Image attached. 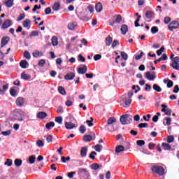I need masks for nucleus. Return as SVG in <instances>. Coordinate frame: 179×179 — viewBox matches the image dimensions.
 <instances>
[{
    "label": "nucleus",
    "instance_id": "obj_50",
    "mask_svg": "<svg viewBox=\"0 0 179 179\" xmlns=\"http://www.w3.org/2000/svg\"><path fill=\"white\" fill-rule=\"evenodd\" d=\"M164 52V47L162 46L159 50H157V55L160 57L162 54Z\"/></svg>",
    "mask_w": 179,
    "mask_h": 179
},
{
    "label": "nucleus",
    "instance_id": "obj_32",
    "mask_svg": "<svg viewBox=\"0 0 179 179\" xmlns=\"http://www.w3.org/2000/svg\"><path fill=\"white\" fill-rule=\"evenodd\" d=\"M93 139V137H92L91 135H85L83 136V141L84 142H90Z\"/></svg>",
    "mask_w": 179,
    "mask_h": 179
},
{
    "label": "nucleus",
    "instance_id": "obj_23",
    "mask_svg": "<svg viewBox=\"0 0 179 179\" xmlns=\"http://www.w3.org/2000/svg\"><path fill=\"white\" fill-rule=\"evenodd\" d=\"M125 150V148L123 145H117L115 148L116 153H121V152H124Z\"/></svg>",
    "mask_w": 179,
    "mask_h": 179
},
{
    "label": "nucleus",
    "instance_id": "obj_52",
    "mask_svg": "<svg viewBox=\"0 0 179 179\" xmlns=\"http://www.w3.org/2000/svg\"><path fill=\"white\" fill-rule=\"evenodd\" d=\"M79 131L80 134H85L86 132V127L83 125L80 126Z\"/></svg>",
    "mask_w": 179,
    "mask_h": 179
},
{
    "label": "nucleus",
    "instance_id": "obj_45",
    "mask_svg": "<svg viewBox=\"0 0 179 179\" xmlns=\"http://www.w3.org/2000/svg\"><path fill=\"white\" fill-rule=\"evenodd\" d=\"M94 149L96 152H101V149H103V145L100 144L96 145Z\"/></svg>",
    "mask_w": 179,
    "mask_h": 179
},
{
    "label": "nucleus",
    "instance_id": "obj_22",
    "mask_svg": "<svg viewBox=\"0 0 179 179\" xmlns=\"http://www.w3.org/2000/svg\"><path fill=\"white\" fill-rule=\"evenodd\" d=\"M95 9L96 12H101V10H103V5L101 2H99L96 4Z\"/></svg>",
    "mask_w": 179,
    "mask_h": 179
},
{
    "label": "nucleus",
    "instance_id": "obj_37",
    "mask_svg": "<svg viewBox=\"0 0 179 179\" xmlns=\"http://www.w3.org/2000/svg\"><path fill=\"white\" fill-rule=\"evenodd\" d=\"M59 93H60V94H62V96H65V94H66V91H65V88H64V87L60 86L59 87Z\"/></svg>",
    "mask_w": 179,
    "mask_h": 179
},
{
    "label": "nucleus",
    "instance_id": "obj_47",
    "mask_svg": "<svg viewBox=\"0 0 179 179\" xmlns=\"http://www.w3.org/2000/svg\"><path fill=\"white\" fill-rule=\"evenodd\" d=\"M120 54L122 59H124V61H127V59H128V55L125 52H121Z\"/></svg>",
    "mask_w": 179,
    "mask_h": 179
},
{
    "label": "nucleus",
    "instance_id": "obj_4",
    "mask_svg": "<svg viewBox=\"0 0 179 179\" xmlns=\"http://www.w3.org/2000/svg\"><path fill=\"white\" fill-rule=\"evenodd\" d=\"M178 27H179L178 22L174 20V21H172L170 22V24L168 26V29L171 31H174V30H176V29H178Z\"/></svg>",
    "mask_w": 179,
    "mask_h": 179
},
{
    "label": "nucleus",
    "instance_id": "obj_17",
    "mask_svg": "<svg viewBox=\"0 0 179 179\" xmlns=\"http://www.w3.org/2000/svg\"><path fill=\"white\" fill-rule=\"evenodd\" d=\"M8 84L2 85V83H0V93H3L4 92H6V90L8 89Z\"/></svg>",
    "mask_w": 179,
    "mask_h": 179
},
{
    "label": "nucleus",
    "instance_id": "obj_57",
    "mask_svg": "<svg viewBox=\"0 0 179 179\" xmlns=\"http://www.w3.org/2000/svg\"><path fill=\"white\" fill-rule=\"evenodd\" d=\"M4 164L6 166H8L9 167H10V166H12L13 162H12V159H7L6 162L4 163Z\"/></svg>",
    "mask_w": 179,
    "mask_h": 179
},
{
    "label": "nucleus",
    "instance_id": "obj_8",
    "mask_svg": "<svg viewBox=\"0 0 179 179\" xmlns=\"http://www.w3.org/2000/svg\"><path fill=\"white\" fill-rule=\"evenodd\" d=\"M87 72V66L86 65H83V67L78 68V73L81 75H85Z\"/></svg>",
    "mask_w": 179,
    "mask_h": 179
},
{
    "label": "nucleus",
    "instance_id": "obj_63",
    "mask_svg": "<svg viewBox=\"0 0 179 179\" xmlns=\"http://www.w3.org/2000/svg\"><path fill=\"white\" fill-rule=\"evenodd\" d=\"M172 63L173 64H179V57H176L173 59H172Z\"/></svg>",
    "mask_w": 179,
    "mask_h": 179
},
{
    "label": "nucleus",
    "instance_id": "obj_27",
    "mask_svg": "<svg viewBox=\"0 0 179 179\" xmlns=\"http://www.w3.org/2000/svg\"><path fill=\"white\" fill-rule=\"evenodd\" d=\"M28 162L29 164H34L36 163V155H31L29 157Z\"/></svg>",
    "mask_w": 179,
    "mask_h": 179
},
{
    "label": "nucleus",
    "instance_id": "obj_35",
    "mask_svg": "<svg viewBox=\"0 0 179 179\" xmlns=\"http://www.w3.org/2000/svg\"><path fill=\"white\" fill-rule=\"evenodd\" d=\"M52 44L53 47L58 45V38H57L56 36H53L52 38Z\"/></svg>",
    "mask_w": 179,
    "mask_h": 179
},
{
    "label": "nucleus",
    "instance_id": "obj_39",
    "mask_svg": "<svg viewBox=\"0 0 179 179\" xmlns=\"http://www.w3.org/2000/svg\"><path fill=\"white\" fill-rule=\"evenodd\" d=\"M152 87L155 90V92H157L158 93H160L162 92V87L157 85V84H154Z\"/></svg>",
    "mask_w": 179,
    "mask_h": 179
},
{
    "label": "nucleus",
    "instance_id": "obj_24",
    "mask_svg": "<svg viewBox=\"0 0 179 179\" xmlns=\"http://www.w3.org/2000/svg\"><path fill=\"white\" fill-rule=\"evenodd\" d=\"M164 83L167 84V87L171 88L174 86V83L171 80H164Z\"/></svg>",
    "mask_w": 179,
    "mask_h": 179
},
{
    "label": "nucleus",
    "instance_id": "obj_7",
    "mask_svg": "<svg viewBox=\"0 0 179 179\" xmlns=\"http://www.w3.org/2000/svg\"><path fill=\"white\" fill-rule=\"evenodd\" d=\"M9 37L8 36H4L1 38V48H3V47H5V45H6V44H8V43H9Z\"/></svg>",
    "mask_w": 179,
    "mask_h": 179
},
{
    "label": "nucleus",
    "instance_id": "obj_58",
    "mask_svg": "<svg viewBox=\"0 0 179 179\" xmlns=\"http://www.w3.org/2000/svg\"><path fill=\"white\" fill-rule=\"evenodd\" d=\"M136 145L138 146H143V145H145V141H143V140H138L136 141Z\"/></svg>",
    "mask_w": 179,
    "mask_h": 179
},
{
    "label": "nucleus",
    "instance_id": "obj_55",
    "mask_svg": "<svg viewBox=\"0 0 179 179\" xmlns=\"http://www.w3.org/2000/svg\"><path fill=\"white\" fill-rule=\"evenodd\" d=\"M167 142H168V143H171V142H174V136H168Z\"/></svg>",
    "mask_w": 179,
    "mask_h": 179
},
{
    "label": "nucleus",
    "instance_id": "obj_3",
    "mask_svg": "<svg viewBox=\"0 0 179 179\" xmlns=\"http://www.w3.org/2000/svg\"><path fill=\"white\" fill-rule=\"evenodd\" d=\"M152 173L159 176H164V168L160 166H154L151 169Z\"/></svg>",
    "mask_w": 179,
    "mask_h": 179
},
{
    "label": "nucleus",
    "instance_id": "obj_15",
    "mask_svg": "<svg viewBox=\"0 0 179 179\" xmlns=\"http://www.w3.org/2000/svg\"><path fill=\"white\" fill-rule=\"evenodd\" d=\"M145 78L148 79V80H155L156 76L155 74H150V72L148 71L145 73Z\"/></svg>",
    "mask_w": 179,
    "mask_h": 179
},
{
    "label": "nucleus",
    "instance_id": "obj_49",
    "mask_svg": "<svg viewBox=\"0 0 179 179\" xmlns=\"http://www.w3.org/2000/svg\"><path fill=\"white\" fill-rule=\"evenodd\" d=\"M24 17H26V15L24 13H22L18 16L17 20V22H20V21L23 20V19H24Z\"/></svg>",
    "mask_w": 179,
    "mask_h": 179
},
{
    "label": "nucleus",
    "instance_id": "obj_19",
    "mask_svg": "<svg viewBox=\"0 0 179 179\" xmlns=\"http://www.w3.org/2000/svg\"><path fill=\"white\" fill-rule=\"evenodd\" d=\"M87 155V148L83 147L80 150L81 157H86Z\"/></svg>",
    "mask_w": 179,
    "mask_h": 179
},
{
    "label": "nucleus",
    "instance_id": "obj_62",
    "mask_svg": "<svg viewBox=\"0 0 179 179\" xmlns=\"http://www.w3.org/2000/svg\"><path fill=\"white\" fill-rule=\"evenodd\" d=\"M37 36H38V31H33L30 34V37H37Z\"/></svg>",
    "mask_w": 179,
    "mask_h": 179
},
{
    "label": "nucleus",
    "instance_id": "obj_13",
    "mask_svg": "<svg viewBox=\"0 0 179 179\" xmlns=\"http://www.w3.org/2000/svg\"><path fill=\"white\" fill-rule=\"evenodd\" d=\"M105 43L106 47H110L111 45V43H113V37L111 36H108L105 39Z\"/></svg>",
    "mask_w": 179,
    "mask_h": 179
},
{
    "label": "nucleus",
    "instance_id": "obj_54",
    "mask_svg": "<svg viewBox=\"0 0 179 179\" xmlns=\"http://www.w3.org/2000/svg\"><path fill=\"white\" fill-rule=\"evenodd\" d=\"M76 174V171H73V172H69L67 173V177L70 179L73 178V176H75Z\"/></svg>",
    "mask_w": 179,
    "mask_h": 179
},
{
    "label": "nucleus",
    "instance_id": "obj_36",
    "mask_svg": "<svg viewBox=\"0 0 179 179\" xmlns=\"http://www.w3.org/2000/svg\"><path fill=\"white\" fill-rule=\"evenodd\" d=\"M55 122H57V124L59 125H62L63 119H62V116L56 117L55 119Z\"/></svg>",
    "mask_w": 179,
    "mask_h": 179
},
{
    "label": "nucleus",
    "instance_id": "obj_46",
    "mask_svg": "<svg viewBox=\"0 0 179 179\" xmlns=\"http://www.w3.org/2000/svg\"><path fill=\"white\" fill-rule=\"evenodd\" d=\"M151 33L152 34H156V33H159V28H157V27H152L151 28Z\"/></svg>",
    "mask_w": 179,
    "mask_h": 179
},
{
    "label": "nucleus",
    "instance_id": "obj_9",
    "mask_svg": "<svg viewBox=\"0 0 179 179\" xmlns=\"http://www.w3.org/2000/svg\"><path fill=\"white\" fill-rule=\"evenodd\" d=\"M146 19H153V17H155V12L152 11V10H148L145 13V15Z\"/></svg>",
    "mask_w": 179,
    "mask_h": 179
},
{
    "label": "nucleus",
    "instance_id": "obj_28",
    "mask_svg": "<svg viewBox=\"0 0 179 179\" xmlns=\"http://www.w3.org/2000/svg\"><path fill=\"white\" fill-rule=\"evenodd\" d=\"M13 1H15V0H7L5 2L6 6H7V8H12V6H13V5H15V3H13Z\"/></svg>",
    "mask_w": 179,
    "mask_h": 179
},
{
    "label": "nucleus",
    "instance_id": "obj_59",
    "mask_svg": "<svg viewBox=\"0 0 179 179\" xmlns=\"http://www.w3.org/2000/svg\"><path fill=\"white\" fill-rule=\"evenodd\" d=\"M46 141L48 143H51V142H52V135H50V134L46 136Z\"/></svg>",
    "mask_w": 179,
    "mask_h": 179
},
{
    "label": "nucleus",
    "instance_id": "obj_25",
    "mask_svg": "<svg viewBox=\"0 0 179 179\" xmlns=\"http://www.w3.org/2000/svg\"><path fill=\"white\" fill-rule=\"evenodd\" d=\"M101 167H103V166H100L97 163L92 164L90 166L92 170H99V169H101Z\"/></svg>",
    "mask_w": 179,
    "mask_h": 179
},
{
    "label": "nucleus",
    "instance_id": "obj_20",
    "mask_svg": "<svg viewBox=\"0 0 179 179\" xmlns=\"http://www.w3.org/2000/svg\"><path fill=\"white\" fill-rule=\"evenodd\" d=\"M30 23H31V21L30 20L27 19L22 22L23 27H26L27 29H30Z\"/></svg>",
    "mask_w": 179,
    "mask_h": 179
},
{
    "label": "nucleus",
    "instance_id": "obj_21",
    "mask_svg": "<svg viewBox=\"0 0 179 179\" xmlns=\"http://www.w3.org/2000/svg\"><path fill=\"white\" fill-rule=\"evenodd\" d=\"M47 117V113L45 112H39L37 114V117L43 120Z\"/></svg>",
    "mask_w": 179,
    "mask_h": 179
},
{
    "label": "nucleus",
    "instance_id": "obj_40",
    "mask_svg": "<svg viewBox=\"0 0 179 179\" xmlns=\"http://www.w3.org/2000/svg\"><path fill=\"white\" fill-rule=\"evenodd\" d=\"M87 173V169L85 168H81L78 170V176H81V174H86Z\"/></svg>",
    "mask_w": 179,
    "mask_h": 179
},
{
    "label": "nucleus",
    "instance_id": "obj_44",
    "mask_svg": "<svg viewBox=\"0 0 179 179\" xmlns=\"http://www.w3.org/2000/svg\"><path fill=\"white\" fill-rule=\"evenodd\" d=\"M131 103H132V99H125L124 100L125 107H129Z\"/></svg>",
    "mask_w": 179,
    "mask_h": 179
},
{
    "label": "nucleus",
    "instance_id": "obj_53",
    "mask_svg": "<svg viewBox=\"0 0 179 179\" xmlns=\"http://www.w3.org/2000/svg\"><path fill=\"white\" fill-rule=\"evenodd\" d=\"M24 57L27 59H30L31 58V55H30V53L28 51H25L24 52Z\"/></svg>",
    "mask_w": 179,
    "mask_h": 179
},
{
    "label": "nucleus",
    "instance_id": "obj_64",
    "mask_svg": "<svg viewBox=\"0 0 179 179\" xmlns=\"http://www.w3.org/2000/svg\"><path fill=\"white\" fill-rule=\"evenodd\" d=\"M10 96H13V97H15V96H16V90L11 89L10 90Z\"/></svg>",
    "mask_w": 179,
    "mask_h": 179
},
{
    "label": "nucleus",
    "instance_id": "obj_10",
    "mask_svg": "<svg viewBox=\"0 0 179 179\" xmlns=\"http://www.w3.org/2000/svg\"><path fill=\"white\" fill-rule=\"evenodd\" d=\"M15 103L17 107H22L23 104H24V99L22 97H19L16 99Z\"/></svg>",
    "mask_w": 179,
    "mask_h": 179
},
{
    "label": "nucleus",
    "instance_id": "obj_12",
    "mask_svg": "<svg viewBox=\"0 0 179 179\" xmlns=\"http://www.w3.org/2000/svg\"><path fill=\"white\" fill-rule=\"evenodd\" d=\"M78 26V23L76 22H70L67 25V28L69 30L73 31L75 30V27Z\"/></svg>",
    "mask_w": 179,
    "mask_h": 179
},
{
    "label": "nucleus",
    "instance_id": "obj_31",
    "mask_svg": "<svg viewBox=\"0 0 179 179\" xmlns=\"http://www.w3.org/2000/svg\"><path fill=\"white\" fill-rule=\"evenodd\" d=\"M54 127H55V123L54 122H50L45 124V128L47 129H51V128H54Z\"/></svg>",
    "mask_w": 179,
    "mask_h": 179
},
{
    "label": "nucleus",
    "instance_id": "obj_18",
    "mask_svg": "<svg viewBox=\"0 0 179 179\" xmlns=\"http://www.w3.org/2000/svg\"><path fill=\"white\" fill-rule=\"evenodd\" d=\"M115 122H117V118L111 117L108 119L107 125H113V124H115Z\"/></svg>",
    "mask_w": 179,
    "mask_h": 179
},
{
    "label": "nucleus",
    "instance_id": "obj_30",
    "mask_svg": "<svg viewBox=\"0 0 179 179\" xmlns=\"http://www.w3.org/2000/svg\"><path fill=\"white\" fill-rule=\"evenodd\" d=\"M21 78L24 80H29V79H30L31 77L30 75L26 74V73L23 72L21 73Z\"/></svg>",
    "mask_w": 179,
    "mask_h": 179
},
{
    "label": "nucleus",
    "instance_id": "obj_11",
    "mask_svg": "<svg viewBox=\"0 0 179 179\" xmlns=\"http://www.w3.org/2000/svg\"><path fill=\"white\" fill-rule=\"evenodd\" d=\"M121 33L123 36H125L128 33V25L122 24L120 28Z\"/></svg>",
    "mask_w": 179,
    "mask_h": 179
},
{
    "label": "nucleus",
    "instance_id": "obj_48",
    "mask_svg": "<svg viewBox=\"0 0 179 179\" xmlns=\"http://www.w3.org/2000/svg\"><path fill=\"white\" fill-rule=\"evenodd\" d=\"M97 155V153L94 151L91 152V153L90 154V159H92V160H94V159H96V155Z\"/></svg>",
    "mask_w": 179,
    "mask_h": 179
},
{
    "label": "nucleus",
    "instance_id": "obj_34",
    "mask_svg": "<svg viewBox=\"0 0 179 179\" xmlns=\"http://www.w3.org/2000/svg\"><path fill=\"white\" fill-rule=\"evenodd\" d=\"M161 111H162V113H165L166 115H168L169 117L171 115V109L170 108H166V109L162 108Z\"/></svg>",
    "mask_w": 179,
    "mask_h": 179
},
{
    "label": "nucleus",
    "instance_id": "obj_33",
    "mask_svg": "<svg viewBox=\"0 0 179 179\" xmlns=\"http://www.w3.org/2000/svg\"><path fill=\"white\" fill-rule=\"evenodd\" d=\"M162 147L164 148V150H171V145L166 143H163Z\"/></svg>",
    "mask_w": 179,
    "mask_h": 179
},
{
    "label": "nucleus",
    "instance_id": "obj_41",
    "mask_svg": "<svg viewBox=\"0 0 179 179\" xmlns=\"http://www.w3.org/2000/svg\"><path fill=\"white\" fill-rule=\"evenodd\" d=\"M115 22L116 23H121V22H122V16H121V15H117Z\"/></svg>",
    "mask_w": 179,
    "mask_h": 179
},
{
    "label": "nucleus",
    "instance_id": "obj_43",
    "mask_svg": "<svg viewBox=\"0 0 179 179\" xmlns=\"http://www.w3.org/2000/svg\"><path fill=\"white\" fill-rule=\"evenodd\" d=\"M61 160L62 163H66V162H69V160H71V157H65L64 156H62L61 157Z\"/></svg>",
    "mask_w": 179,
    "mask_h": 179
},
{
    "label": "nucleus",
    "instance_id": "obj_14",
    "mask_svg": "<svg viewBox=\"0 0 179 179\" xmlns=\"http://www.w3.org/2000/svg\"><path fill=\"white\" fill-rule=\"evenodd\" d=\"M65 128L66 129H73L75 128V124L71 122H65Z\"/></svg>",
    "mask_w": 179,
    "mask_h": 179
},
{
    "label": "nucleus",
    "instance_id": "obj_1",
    "mask_svg": "<svg viewBox=\"0 0 179 179\" xmlns=\"http://www.w3.org/2000/svg\"><path fill=\"white\" fill-rule=\"evenodd\" d=\"M132 115L125 114L120 117V122L122 125H128L129 124H131L132 122Z\"/></svg>",
    "mask_w": 179,
    "mask_h": 179
},
{
    "label": "nucleus",
    "instance_id": "obj_60",
    "mask_svg": "<svg viewBox=\"0 0 179 179\" xmlns=\"http://www.w3.org/2000/svg\"><path fill=\"white\" fill-rule=\"evenodd\" d=\"M167 58V55L163 54L162 57L159 58L158 61H166Z\"/></svg>",
    "mask_w": 179,
    "mask_h": 179
},
{
    "label": "nucleus",
    "instance_id": "obj_26",
    "mask_svg": "<svg viewBox=\"0 0 179 179\" xmlns=\"http://www.w3.org/2000/svg\"><path fill=\"white\" fill-rule=\"evenodd\" d=\"M33 57H34V58H38L40 57H43V52H41L38 50H35L33 53H32Z\"/></svg>",
    "mask_w": 179,
    "mask_h": 179
},
{
    "label": "nucleus",
    "instance_id": "obj_2",
    "mask_svg": "<svg viewBox=\"0 0 179 179\" xmlns=\"http://www.w3.org/2000/svg\"><path fill=\"white\" fill-rule=\"evenodd\" d=\"M13 114L15 120H17L18 121H23V117L25 115V113L23 112V110L20 109H16L13 111Z\"/></svg>",
    "mask_w": 179,
    "mask_h": 179
},
{
    "label": "nucleus",
    "instance_id": "obj_51",
    "mask_svg": "<svg viewBox=\"0 0 179 179\" xmlns=\"http://www.w3.org/2000/svg\"><path fill=\"white\" fill-rule=\"evenodd\" d=\"M141 17H142L141 16H138L137 17L136 20L134 22L135 27H139V26H140L139 22H140Z\"/></svg>",
    "mask_w": 179,
    "mask_h": 179
},
{
    "label": "nucleus",
    "instance_id": "obj_16",
    "mask_svg": "<svg viewBox=\"0 0 179 179\" xmlns=\"http://www.w3.org/2000/svg\"><path fill=\"white\" fill-rule=\"evenodd\" d=\"M20 66H21L22 69H26L29 68V62L26 60H22L20 63Z\"/></svg>",
    "mask_w": 179,
    "mask_h": 179
},
{
    "label": "nucleus",
    "instance_id": "obj_5",
    "mask_svg": "<svg viewBox=\"0 0 179 179\" xmlns=\"http://www.w3.org/2000/svg\"><path fill=\"white\" fill-rule=\"evenodd\" d=\"M12 26V20H6L1 25L2 30H5V29H8Z\"/></svg>",
    "mask_w": 179,
    "mask_h": 179
},
{
    "label": "nucleus",
    "instance_id": "obj_56",
    "mask_svg": "<svg viewBox=\"0 0 179 179\" xmlns=\"http://www.w3.org/2000/svg\"><path fill=\"white\" fill-rule=\"evenodd\" d=\"M149 124L148 123H140L138 126V128H148Z\"/></svg>",
    "mask_w": 179,
    "mask_h": 179
},
{
    "label": "nucleus",
    "instance_id": "obj_61",
    "mask_svg": "<svg viewBox=\"0 0 179 179\" xmlns=\"http://www.w3.org/2000/svg\"><path fill=\"white\" fill-rule=\"evenodd\" d=\"M36 145H37V146H38V148H41V147L44 146V141H43L41 140H38L36 142Z\"/></svg>",
    "mask_w": 179,
    "mask_h": 179
},
{
    "label": "nucleus",
    "instance_id": "obj_29",
    "mask_svg": "<svg viewBox=\"0 0 179 179\" xmlns=\"http://www.w3.org/2000/svg\"><path fill=\"white\" fill-rule=\"evenodd\" d=\"M22 163H23V161H22V159H15L14 161V164H15V166H16V167H20Z\"/></svg>",
    "mask_w": 179,
    "mask_h": 179
},
{
    "label": "nucleus",
    "instance_id": "obj_6",
    "mask_svg": "<svg viewBox=\"0 0 179 179\" xmlns=\"http://www.w3.org/2000/svg\"><path fill=\"white\" fill-rule=\"evenodd\" d=\"M75 78V73L73 72H69L66 74L64 76V79L66 80H72Z\"/></svg>",
    "mask_w": 179,
    "mask_h": 179
},
{
    "label": "nucleus",
    "instance_id": "obj_42",
    "mask_svg": "<svg viewBox=\"0 0 179 179\" xmlns=\"http://www.w3.org/2000/svg\"><path fill=\"white\" fill-rule=\"evenodd\" d=\"M171 66H172L175 71H179V63H171Z\"/></svg>",
    "mask_w": 179,
    "mask_h": 179
},
{
    "label": "nucleus",
    "instance_id": "obj_38",
    "mask_svg": "<svg viewBox=\"0 0 179 179\" xmlns=\"http://www.w3.org/2000/svg\"><path fill=\"white\" fill-rule=\"evenodd\" d=\"M60 7H61V4H59V3H58V2H56L54 3V5L52 6V9L55 11L59 10Z\"/></svg>",
    "mask_w": 179,
    "mask_h": 179
}]
</instances>
